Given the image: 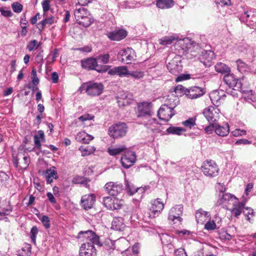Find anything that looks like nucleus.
Masks as SVG:
<instances>
[{
	"mask_svg": "<svg viewBox=\"0 0 256 256\" xmlns=\"http://www.w3.org/2000/svg\"><path fill=\"white\" fill-rule=\"evenodd\" d=\"M164 106H166V105H162L160 106V107L159 108L158 112H157V116L159 120H162V121H164L165 122H168L170 119L171 118H172V117L173 116H174V114H168V118H162L160 116V112H164Z\"/></svg>",
	"mask_w": 256,
	"mask_h": 256,
	"instance_id": "38",
	"label": "nucleus"
},
{
	"mask_svg": "<svg viewBox=\"0 0 256 256\" xmlns=\"http://www.w3.org/2000/svg\"><path fill=\"white\" fill-rule=\"evenodd\" d=\"M214 2L218 7L228 6L230 4V0H215Z\"/></svg>",
	"mask_w": 256,
	"mask_h": 256,
	"instance_id": "60",
	"label": "nucleus"
},
{
	"mask_svg": "<svg viewBox=\"0 0 256 256\" xmlns=\"http://www.w3.org/2000/svg\"><path fill=\"white\" fill-rule=\"evenodd\" d=\"M217 123L214 122L210 123L209 124L206 126L204 130L207 134H212L216 130Z\"/></svg>",
	"mask_w": 256,
	"mask_h": 256,
	"instance_id": "49",
	"label": "nucleus"
},
{
	"mask_svg": "<svg viewBox=\"0 0 256 256\" xmlns=\"http://www.w3.org/2000/svg\"><path fill=\"white\" fill-rule=\"evenodd\" d=\"M237 203L236 201H234L233 203V206H234L232 208L230 209V210L232 213L233 214L234 216L236 218H238V216L240 215V214L243 212L242 210L236 208V204Z\"/></svg>",
	"mask_w": 256,
	"mask_h": 256,
	"instance_id": "44",
	"label": "nucleus"
},
{
	"mask_svg": "<svg viewBox=\"0 0 256 256\" xmlns=\"http://www.w3.org/2000/svg\"><path fill=\"white\" fill-rule=\"evenodd\" d=\"M128 66H115L110 70L108 72V74L110 76L117 75L120 78L128 77Z\"/></svg>",
	"mask_w": 256,
	"mask_h": 256,
	"instance_id": "17",
	"label": "nucleus"
},
{
	"mask_svg": "<svg viewBox=\"0 0 256 256\" xmlns=\"http://www.w3.org/2000/svg\"><path fill=\"white\" fill-rule=\"evenodd\" d=\"M26 253L24 254L22 253V251H21L20 250H18L17 251L18 252V256H30L31 254V250H32V246L30 244L26 243Z\"/></svg>",
	"mask_w": 256,
	"mask_h": 256,
	"instance_id": "55",
	"label": "nucleus"
},
{
	"mask_svg": "<svg viewBox=\"0 0 256 256\" xmlns=\"http://www.w3.org/2000/svg\"><path fill=\"white\" fill-rule=\"evenodd\" d=\"M38 232V228L36 226H33L30 229V238L32 242L34 244H36V238Z\"/></svg>",
	"mask_w": 256,
	"mask_h": 256,
	"instance_id": "41",
	"label": "nucleus"
},
{
	"mask_svg": "<svg viewBox=\"0 0 256 256\" xmlns=\"http://www.w3.org/2000/svg\"><path fill=\"white\" fill-rule=\"evenodd\" d=\"M170 92L172 93L174 92L178 94V96L182 97L185 95L188 98V93L189 91L188 88H186L182 84H178L176 86L171 88Z\"/></svg>",
	"mask_w": 256,
	"mask_h": 256,
	"instance_id": "22",
	"label": "nucleus"
},
{
	"mask_svg": "<svg viewBox=\"0 0 256 256\" xmlns=\"http://www.w3.org/2000/svg\"><path fill=\"white\" fill-rule=\"evenodd\" d=\"M119 108H124V106L130 105L131 102L130 101H124L120 99H116Z\"/></svg>",
	"mask_w": 256,
	"mask_h": 256,
	"instance_id": "62",
	"label": "nucleus"
},
{
	"mask_svg": "<svg viewBox=\"0 0 256 256\" xmlns=\"http://www.w3.org/2000/svg\"><path fill=\"white\" fill-rule=\"evenodd\" d=\"M234 200L236 202L238 201V198L234 195L230 193L222 194H220L219 199L217 201L216 206H220L224 204L228 203L230 201L232 202Z\"/></svg>",
	"mask_w": 256,
	"mask_h": 256,
	"instance_id": "19",
	"label": "nucleus"
},
{
	"mask_svg": "<svg viewBox=\"0 0 256 256\" xmlns=\"http://www.w3.org/2000/svg\"><path fill=\"white\" fill-rule=\"evenodd\" d=\"M178 36H166L163 39H161L160 44L163 46H167L174 43L176 44L180 45L182 50L184 51H188L192 47H194L196 42L188 38L179 39Z\"/></svg>",
	"mask_w": 256,
	"mask_h": 256,
	"instance_id": "2",
	"label": "nucleus"
},
{
	"mask_svg": "<svg viewBox=\"0 0 256 256\" xmlns=\"http://www.w3.org/2000/svg\"><path fill=\"white\" fill-rule=\"evenodd\" d=\"M98 62L94 56L88 57L80 60L82 68L86 71L94 70Z\"/></svg>",
	"mask_w": 256,
	"mask_h": 256,
	"instance_id": "14",
	"label": "nucleus"
},
{
	"mask_svg": "<svg viewBox=\"0 0 256 256\" xmlns=\"http://www.w3.org/2000/svg\"><path fill=\"white\" fill-rule=\"evenodd\" d=\"M238 17L241 22H244L250 28L256 30V9L250 8L244 10V12Z\"/></svg>",
	"mask_w": 256,
	"mask_h": 256,
	"instance_id": "5",
	"label": "nucleus"
},
{
	"mask_svg": "<svg viewBox=\"0 0 256 256\" xmlns=\"http://www.w3.org/2000/svg\"><path fill=\"white\" fill-rule=\"evenodd\" d=\"M124 184L126 190L129 196H133L136 192L137 190H140V188H136L134 184L130 183L126 178H124Z\"/></svg>",
	"mask_w": 256,
	"mask_h": 256,
	"instance_id": "34",
	"label": "nucleus"
},
{
	"mask_svg": "<svg viewBox=\"0 0 256 256\" xmlns=\"http://www.w3.org/2000/svg\"><path fill=\"white\" fill-rule=\"evenodd\" d=\"M128 127L126 122H119L114 124L109 127L108 134L110 137L114 139L121 138L126 136Z\"/></svg>",
	"mask_w": 256,
	"mask_h": 256,
	"instance_id": "4",
	"label": "nucleus"
},
{
	"mask_svg": "<svg viewBox=\"0 0 256 256\" xmlns=\"http://www.w3.org/2000/svg\"><path fill=\"white\" fill-rule=\"evenodd\" d=\"M95 58L96 59L97 62H98V60H100L102 64H106L109 62L110 56L108 53L102 54L95 56Z\"/></svg>",
	"mask_w": 256,
	"mask_h": 256,
	"instance_id": "40",
	"label": "nucleus"
},
{
	"mask_svg": "<svg viewBox=\"0 0 256 256\" xmlns=\"http://www.w3.org/2000/svg\"><path fill=\"white\" fill-rule=\"evenodd\" d=\"M44 134V132L42 130H39L34 136V148L38 150H40L42 148L41 140Z\"/></svg>",
	"mask_w": 256,
	"mask_h": 256,
	"instance_id": "33",
	"label": "nucleus"
},
{
	"mask_svg": "<svg viewBox=\"0 0 256 256\" xmlns=\"http://www.w3.org/2000/svg\"><path fill=\"white\" fill-rule=\"evenodd\" d=\"M152 206H154L156 208H158V210H162L164 208V204L161 202L160 199L157 198L152 203Z\"/></svg>",
	"mask_w": 256,
	"mask_h": 256,
	"instance_id": "54",
	"label": "nucleus"
},
{
	"mask_svg": "<svg viewBox=\"0 0 256 256\" xmlns=\"http://www.w3.org/2000/svg\"><path fill=\"white\" fill-rule=\"evenodd\" d=\"M90 234V236H88V241L86 243H89L92 246L94 244L97 245L99 247H102L103 246L102 243L100 240V236L96 234V232L92 230H88L86 231H80L78 232V238H80V236L83 234Z\"/></svg>",
	"mask_w": 256,
	"mask_h": 256,
	"instance_id": "13",
	"label": "nucleus"
},
{
	"mask_svg": "<svg viewBox=\"0 0 256 256\" xmlns=\"http://www.w3.org/2000/svg\"><path fill=\"white\" fill-rule=\"evenodd\" d=\"M44 52V50L40 49L38 53L36 54V62L38 64H40V68L42 67V66L44 64V58L42 53Z\"/></svg>",
	"mask_w": 256,
	"mask_h": 256,
	"instance_id": "52",
	"label": "nucleus"
},
{
	"mask_svg": "<svg viewBox=\"0 0 256 256\" xmlns=\"http://www.w3.org/2000/svg\"><path fill=\"white\" fill-rule=\"evenodd\" d=\"M94 138V137L92 136L87 134L86 137L82 138L80 142L82 144H88Z\"/></svg>",
	"mask_w": 256,
	"mask_h": 256,
	"instance_id": "63",
	"label": "nucleus"
},
{
	"mask_svg": "<svg viewBox=\"0 0 256 256\" xmlns=\"http://www.w3.org/2000/svg\"><path fill=\"white\" fill-rule=\"evenodd\" d=\"M230 132V126L228 123L225 124L224 126H221L218 124H216L215 130V132L219 136H227Z\"/></svg>",
	"mask_w": 256,
	"mask_h": 256,
	"instance_id": "26",
	"label": "nucleus"
},
{
	"mask_svg": "<svg viewBox=\"0 0 256 256\" xmlns=\"http://www.w3.org/2000/svg\"><path fill=\"white\" fill-rule=\"evenodd\" d=\"M134 78L136 80H138L142 78L144 76V72L140 71H130L128 72V77Z\"/></svg>",
	"mask_w": 256,
	"mask_h": 256,
	"instance_id": "45",
	"label": "nucleus"
},
{
	"mask_svg": "<svg viewBox=\"0 0 256 256\" xmlns=\"http://www.w3.org/2000/svg\"><path fill=\"white\" fill-rule=\"evenodd\" d=\"M128 32L123 28L116 29L113 31L107 32L106 36L112 41H120L126 37Z\"/></svg>",
	"mask_w": 256,
	"mask_h": 256,
	"instance_id": "11",
	"label": "nucleus"
},
{
	"mask_svg": "<svg viewBox=\"0 0 256 256\" xmlns=\"http://www.w3.org/2000/svg\"><path fill=\"white\" fill-rule=\"evenodd\" d=\"M186 130L184 128L178 127V126H170L169 128H168L166 130V133L163 132L162 133V135L164 136L165 134H176L178 136H180L182 134V132L185 131Z\"/></svg>",
	"mask_w": 256,
	"mask_h": 256,
	"instance_id": "29",
	"label": "nucleus"
},
{
	"mask_svg": "<svg viewBox=\"0 0 256 256\" xmlns=\"http://www.w3.org/2000/svg\"><path fill=\"white\" fill-rule=\"evenodd\" d=\"M104 188L109 195L116 197L123 190V186L121 183L110 182L105 184Z\"/></svg>",
	"mask_w": 256,
	"mask_h": 256,
	"instance_id": "12",
	"label": "nucleus"
},
{
	"mask_svg": "<svg viewBox=\"0 0 256 256\" xmlns=\"http://www.w3.org/2000/svg\"><path fill=\"white\" fill-rule=\"evenodd\" d=\"M39 220L41 221L43 226L46 229H48L50 227V219L47 215H42L40 218V214H36Z\"/></svg>",
	"mask_w": 256,
	"mask_h": 256,
	"instance_id": "36",
	"label": "nucleus"
},
{
	"mask_svg": "<svg viewBox=\"0 0 256 256\" xmlns=\"http://www.w3.org/2000/svg\"><path fill=\"white\" fill-rule=\"evenodd\" d=\"M118 54H119V55H121V56H126L128 54H135V52L132 48L128 47L126 48H122L118 52Z\"/></svg>",
	"mask_w": 256,
	"mask_h": 256,
	"instance_id": "46",
	"label": "nucleus"
},
{
	"mask_svg": "<svg viewBox=\"0 0 256 256\" xmlns=\"http://www.w3.org/2000/svg\"><path fill=\"white\" fill-rule=\"evenodd\" d=\"M213 106H209L204 109L202 114L208 122H215L216 121L217 116L214 112Z\"/></svg>",
	"mask_w": 256,
	"mask_h": 256,
	"instance_id": "23",
	"label": "nucleus"
},
{
	"mask_svg": "<svg viewBox=\"0 0 256 256\" xmlns=\"http://www.w3.org/2000/svg\"><path fill=\"white\" fill-rule=\"evenodd\" d=\"M43 12H48L50 9V0H44L42 2Z\"/></svg>",
	"mask_w": 256,
	"mask_h": 256,
	"instance_id": "57",
	"label": "nucleus"
},
{
	"mask_svg": "<svg viewBox=\"0 0 256 256\" xmlns=\"http://www.w3.org/2000/svg\"><path fill=\"white\" fill-rule=\"evenodd\" d=\"M190 92L188 93V98L196 99L203 96L206 92V88L198 86H192L188 88Z\"/></svg>",
	"mask_w": 256,
	"mask_h": 256,
	"instance_id": "16",
	"label": "nucleus"
},
{
	"mask_svg": "<svg viewBox=\"0 0 256 256\" xmlns=\"http://www.w3.org/2000/svg\"><path fill=\"white\" fill-rule=\"evenodd\" d=\"M81 205L85 210L92 208L96 202V196L94 194L83 196L81 198Z\"/></svg>",
	"mask_w": 256,
	"mask_h": 256,
	"instance_id": "18",
	"label": "nucleus"
},
{
	"mask_svg": "<svg viewBox=\"0 0 256 256\" xmlns=\"http://www.w3.org/2000/svg\"><path fill=\"white\" fill-rule=\"evenodd\" d=\"M80 150L82 152V156H88L94 153L96 150V148L94 146H80L79 148Z\"/></svg>",
	"mask_w": 256,
	"mask_h": 256,
	"instance_id": "35",
	"label": "nucleus"
},
{
	"mask_svg": "<svg viewBox=\"0 0 256 256\" xmlns=\"http://www.w3.org/2000/svg\"><path fill=\"white\" fill-rule=\"evenodd\" d=\"M126 225L124 223V218L122 217H114L112 222L111 229L122 232L124 230Z\"/></svg>",
	"mask_w": 256,
	"mask_h": 256,
	"instance_id": "21",
	"label": "nucleus"
},
{
	"mask_svg": "<svg viewBox=\"0 0 256 256\" xmlns=\"http://www.w3.org/2000/svg\"><path fill=\"white\" fill-rule=\"evenodd\" d=\"M136 156L134 152L128 150L121 156L120 162L123 168L128 169L136 162Z\"/></svg>",
	"mask_w": 256,
	"mask_h": 256,
	"instance_id": "8",
	"label": "nucleus"
},
{
	"mask_svg": "<svg viewBox=\"0 0 256 256\" xmlns=\"http://www.w3.org/2000/svg\"><path fill=\"white\" fill-rule=\"evenodd\" d=\"M184 206L182 204H176L170 210L168 215V220L172 221L177 220L179 224L178 226L182 224L183 219L180 217L183 213Z\"/></svg>",
	"mask_w": 256,
	"mask_h": 256,
	"instance_id": "10",
	"label": "nucleus"
},
{
	"mask_svg": "<svg viewBox=\"0 0 256 256\" xmlns=\"http://www.w3.org/2000/svg\"><path fill=\"white\" fill-rule=\"evenodd\" d=\"M246 134V130H240V128H236L232 132V134L235 137L244 136Z\"/></svg>",
	"mask_w": 256,
	"mask_h": 256,
	"instance_id": "58",
	"label": "nucleus"
},
{
	"mask_svg": "<svg viewBox=\"0 0 256 256\" xmlns=\"http://www.w3.org/2000/svg\"><path fill=\"white\" fill-rule=\"evenodd\" d=\"M123 202L124 200L122 198H118L112 196H104L102 200L104 206L108 210H112L120 209L123 205Z\"/></svg>",
	"mask_w": 256,
	"mask_h": 256,
	"instance_id": "7",
	"label": "nucleus"
},
{
	"mask_svg": "<svg viewBox=\"0 0 256 256\" xmlns=\"http://www.w3.org/2000/svg\"><path fill=\"white\" fill-rule=\"evenodd\" d=\"M38 173L40 176H45L47 184H51L53 182V178L55 180L58 178V172L54 166H52L45 170L40 168L38 170Z\"/></svg>",
	"mask_w": 256,
	"mask_h": 256,
	"instance_id": "9",
	"label": "nucleus"
},
{
	"mask_svg": "<svg viewBox=\"0 0 256 256\" xmlns=\"http://www.w3.org/2000/svg\"><path fill=\"white\" fill-rule=\"evenodd\" d=\"M116 99H120L124 101H130L132 104L134 100V96L132 93L128 91L121 90L118 92L115 96Z\"/></svg>",
	"mask_w": 256,
	"mask_h": 256,
	"instance_id": "25",
	"label": "nucleus"
},
{
	"mask_svg": "<svg viewBox=\"0 0 256 256\" xmlns=\"http://www.w3.org/2000/svg\"><path fill=\"white\" fill-rule=\"evenodd\" d=\"M204 228L208 230H213L217 228L214 220H208L204 224Z\"/></svg>",
	"mask_w": 256,
	"mask_h": 256,
	"instance_id": "47",
	"label": "nucleus"
},
{
	"mask_svg": "<svg viewBox=\"0 0 256 256\" xmlns=\"http://www.w3.org/2000/svg\"><path fill=\"white\" fill-rule=\"evenodd\" d=\"M175 256H188L185 250L180 248L174 250Z\"/></svg>",
	"mask_w": 256,
	"mask_h": 256,
	"instance_id": "64",
	"label": "nucleus"
},
{
	"mask_svg": "<svg viewBox=\"0 0 256 256\" xmlns=\"http://www.w3.org/2000/svg\"><path fill=\"white\" fill-rule=\"evenodd\" d=\"M94 116L90 114H86L78 118V120L81 122H85L88 120H93Z\"/></svg>",
	"mask_w": 256,
	"mask_h": 256,
	"instance_id": "53",
	"label": "nucleus"
},
{
	"mask_svg": "<svg viewBox=\"0 0 256 256\" xmlns=\"http://www.w3.org/2000/svg\"><path fill=\"white\" fill-rule=\"evenodd\" d=\"M252 144V141L246 138H239L237 140L234 144L236 145L248 144Z\"/></svg>",
	"mask_w": 256,
	"mask_h": 256,
	"instance_id": "61",
	"label": "nucleus"
},
{
	"mask_svg": "<svg viewBox=\"0 0 256 256\" xmlns=\"http://www.w3.org/2000/svg\"><path fill=\"white\" fill-rule=\"evenodd\" d=\"M237 69L241 73L248 72L250 70V66L246 64L241 59H238L236 62Z\"/></svg>",
	"mask_w": 256,
	"mask_h": 256,
	"instance_id": "31",
	"label": "nucleus"
},
{
	"mask_svg": "<svg viewBox=\"0 0 256 256\" xmlns=\"http://www.w3.org/2000/svg\"><path fill=\"white\" fill-rule=\"evenodd\" d=\"M40 45L41 42L38 44L37 40H32L28 42L26 46V49H28L30 52H32L34 50L35 47L37 49Z\"/></svg>",
	"mask_w": 256,
	"mask_h": 256,
	"instance_id": "42",
	"label": "nucleus"
},
{
	"mask_svg": "<svg viewBox=\"0 0 256 256\" xmlns=\"http://www.w3.org/2000/svg\"><path fill=\"white\" fill-rule=\"evenodd\" d=\"M226 96L225 94H222V96H219V93L217 90L214 91L210 94V98L212 103L214 106L216 107L220 105L221 98Z\"/></svg>",
	"mask_w": 256,
	"mask_h": 256,
	"instance_id": "27",
	"label": "nucleus"
},
{
	"mask_svg": "<svg viewBox=\"0 0 256 256\" xmlns=\"http://www.w3.org/2000/svg\"><path fill=\"white\" fill-rule=\"evenodd\" d=\"M128 150V148L124 145L116 146L114 148H108L107 152L111 156H116Z\"/></svg>",
	"mask_w": 256,
	"mask_h": 256,
	"instance_id": "24",
	"label": "nucleus"
},
{
	"mask_svg": "<svg viewBox=\"0 0 256 256\" xmlns=\"http://www.w3.org/2000/svg\"><path fill=\"white\" fill-rule=\"evenodd\" d=\"M244 80V76L242 79L238 78L234 74L230 72L226 74L223 78V80L226 84L230 88H236L241 92L246 93L248 92H252L251 90H247L243 86L242 80Z\"/></svg>",
	"mask_w": 256,
	"mask_h": 256,
	"instance_id": "3",
	"label": "nucleus"
},
{
	"mask_svg": "<svg viewBox=\"0 0 256 256\" xmlns=\"http://www.w3.org/2000/svg\"><path fill=\"white\" fill-rule=\"evenodd\" d=\"M81 20H77V23L84 28H88L94 22V20L84 15H77Z\"/></svg>",
	"mask_w": 256,
	"mask_h": 256,
	"instance_id": "28",
	"label": "nucleus"
},
{
	"mask_svg": "<svg viewBox=\"0 0 256 256\" xmlns=\"http://www.w3.org/2000/svg\"><path fill=\"white\" fill-rule=\"evenodd\" d=\"M191 78V75L189 74H178L176 78L175 81L176 82H180L183 80H190Z\"/></svg>",
	"mask_w": 256,
	"mask_h": 256,
	"instance_id": "51",
	"label": "nucleus"
},
{
	"mask_svg": "<svg viewBox=\"0 0 256 256\" xmlns=\"http://www.w3.org/2000/svg\"><path fill=\"white\" fill-rule=\"evenodd\" d=\"M215 70L218 73L227 74L231 72L230 68L226 64L222 62H218L215 66Z\"/></svg>",
	"mask_w": 256,
	"mask_h": 256,
	"instance_id": "32",
	"label": "nucleus"
},
{
	"mask_svg": "<svg viewBox=\"0 0 256 256\" xmlns=\"http://www.w3.org/2000/svg\"><path fill=\"white\" fill-rule=\"evenodd\" d=\"M54 22V16H50L49 18H46L40 22V24L43 26H46V24H52Z\"/></svg>",
	"mask_w": 256,
	"mask_h": 256,
	"instance_id": "56",
	"label": "nucleus"
},
{
	"mask_svg": "<svg viewBox=\"0 0 256 256\" xmlns=\"http://www.w3.org/2000/svg\"><path fill=\"white\" fill-rule=\"evenodd\" d=\"M240 92H238L236 91V90L233 88H230L228 87V88L226 89V92L227 94H230L234 98H238L240 94H242V92H241L240 91H239Z\"/></svg>",
	"mask_w": 256,
	"mask_h": 256,
	"instance_id": "48",
	"label": "nucleus"
},
{
	"mask_svg": "<svg viewBox=\"0 0 256 256\" xmlns=\"http://www.w3.org/2000/svg\"><path fill=\"white\" fill-rule=\"evenodd\" d=\"M96 250L94 246L89 243L82 244L80 248L79 256H96Z\"/></svg>",
	"mask_w": 256,
	"mask_h": 256,
	"instance_id": "15",
	"label": "nucleus"
},
{
	"mask_svg": "<svg viewBox=\"0 0 256 256\" xmlns=\"http://www.w3.org/2000/svg\"><path fill=\"white\" fill-rule=\"evenodd\" d=\"M13 11L16 13L20 12L23 9V6L18 2H14L12 4Z\"/></svg>",
	"mask_w": 256,
	"mask_h": 256,
	"instance_id": "50",
	"label": "nucleus"
},
{
	"mask_svg": "<svg viewBox=\"0 0 256 256\" xmlns=\"http://www.w3.org/2000/svg\"><path fill=\"white\" fill-rule=\"evenodd\" d=\"M0 12L1 14L6 18H10L12 16L13 14L10 10H5L4 8H0Z\"/></svg>",
	"mask_w": 256,
	"mask_h": 256,
	"instance_id": "59",
	"label": "nucleus"
},
{
	"mask_svg": "<svg viewBox=\"0 0 256 256\" xmlns=\"http://www.w3.org/2000/svg\"><path fill=\"white\" fill-rule=\"evenodd\" d=\"M112 66L106 65V64H98L97 63V66H96L95 71L100 74H103L106 72H108V70L111 68Z\"/></svg>",
	"mask_w": 256,
	"mask_h": 256,
	"instance_id": "39",
	"label": "nucleus"
},
{
	"mask_svg": "<svg viewBox=\"0 0 256 256\" xmlns=\"http://www.w3.org/2000/svg\"><path fill=\"white\" fill-rule=\"evenodd\" d=\"M104 85L101 82L89 80L83 82L78 90L80 94L86 93L88 96L96 97L100 96L104 91Z\"/></svg>",
	"mask_w": 256,
	"mask_h": 256,
	"instance_id": "1",
	"label": "nucleus"
},
{
	"mask_svg": "<svg viewBox=\"0 0 256 256\" xmlns=\"http://www.w3.org/2000/svg\"><path fill=\"white\" fill-rule=\"evenodd\" d=\"M196 117H192L182 122V124L186 127L191 128L192 127L194 126L196 124Z\"/></svg>",
	"mask_w": 256,
	"mask_h": 256,
	"instance_id": "43",
	"label": "nucleus"
},
{
	"mask_svg": "<svg viewBox=\"0 0 256 256\" xmlns=\"http://www.w3.org/2000/svg\"><path fill=\"white\" fill-rule=\"evenodd\" d=\"M137 117L151 118L154 114L152 102L144 101L138 104Z\"/></svg>",
	"mask_w": 256,
	"mask_h": 256,
	"instance_id": "6",
	"label": "nucleus"
},
{
	"mask_svg": "<svg viewBox=\"0 0 256 256\" xmlns=\"http://www.w3.org/2000/svg\"><path fill=\"white\" fill-rule=\"evenodd\" d=\"M166 67L170 72L174 76H178L182 70V66L178 64L176 60H172L168 62Z\"/></svg>",
	"mask_w": 256,
	"mask_h": 256,
	"instance_id": "20",
	"label": "nucleus"
},
{
	"mask_svg": "<svg viewBox=\"0 0 256 256\" xmlns=\"http://www.w3.org/2000/svg\"><path fill=\"white\" fill-rule=\"evenodd\" d=\"M210 166L211 165L202 166V170L204 175L214 177L217 175V174H215L214 171L213 170L214 168H211Z\"/></svg>",
	"mask_w": 256,
	"mask_h": 256,
	"instance_id": "37",
	"label": "nucleus"
},
{
	"mask_svg": "<svg viewBox=\"0 0 256 256\" xmlns=\"http://www.w3.org/2000/svg\"><path fill=\"white\" fill-rule=\"evenodd\" d=\"M156 6L161 9L170 8L174 6L173 0H156Z\"/></svg>",
	"mask_w": 256,
	"mask_h": 256,
	"instance_id": "30",
	"label": "nucleus"
}]
</instances>
